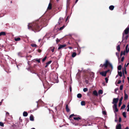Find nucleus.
<instances>
[{
  "mask_svg": "<svg viewBox=\"0 0 129 129\" xmlns=\"http://www.w3.org/2000/svg\"><path fill=\"white\" fill-rule=\"evenodd\" d=\"M28 26V29H31L33 31H34L35 32L39 31L42 28V27H41L36 23L29 24Z\"/></svg>",
  "mask_w": 129,
  "mask_h": 129,
  "instance_id": "nucleus-1",
  "label": "nucleus"
},
{
  "mask_svg": "<svg viewBox=\"0 0 129 129\" xmlns=\"http://www.w3.org/2000/svg\"><path fill=\"white\" fill-rule=\"evenodd\" d=\"M129 31V27H127L124 30V32L123 33V37H122V41L124 39V34H127L128 33Z\"/></svg>",
  "mask_w": 129,
  "mask_h": 129,
  "instance_id": "nucleus-2",
  "label": "nucleus"
},
{
  "mask_svg": "<svg viewBox=\"0 0 129 129\" xmlns=\"http://www.w3.org/2000/svg\"><path fill=\"white\" fill-rule=\"evenodd\" d=\"M118 100V98L113 99L112 103L114 104V105H117V103Z\"/></svg>",
  "mask_w": 129,
  "mask_h": 129,
  "instance_id": "nucleus-3",
  "label": "nucleus"
},
{
  "mask_svg": "<svg viewBox=\"0 0 129 129\" xmlns=\"http://www.w3.org/2000/svg\"><path fill=\"white\" fill-rule=\"evenodd\" d=\"M113 108L114 112H117L118 111V110L117 108V105H113Z\"/></svg>",
  "mask_w": 129,
  "mask_h": 129,
  "instance_id": "nucleus-4",
  "label": "nucleus"
},
{
  "mask_svg": "<svg viewBox=\"0 0 129 129\" xmlns=\"http://www.w3.org/2000/svg\"><path fill=\"white\" fill-rule=\"evenodd\" d=\"M116 129H121V125L120 124H118L116 125Z\"/></svg>",
  "mask_w": 129,
  "mask_h": 129,
  "instance_id": "nucleus-5",
  "label": "nucleus"
},
{
  "mask_svg": "<svg viewBox=\"0 0 129 129\" xmlns=\"http://www.w3.org/2000/svg\"><path fill=\"white\" fill-rule=\"evenodd\" d=\"M63 18L62 17H60L59 19L58 23L59 24H60L63 21Z\"/></svg>",
  "mask_w": 129,
  "mask_h": 129,
  "instance_id": "nucleus-6",
  "label": "nucleus"
},
{
  "mask_svg": "<svg viewBox=\"0 0 129 129\" xmlns=\"http://www.w3.org/2000/svg\"><path fill=\"white\" fill-rule=\"evenodd\" d=\"M118 43V45L117 47V49L118 51H119L120 50V42H119Z\"/></svg>",
  "mask_w": 129,
  "mask_h": 129,
  "instance_id": "nucleus-7",
  "label": "nucleus"
},
{
  "mask_svg": "<svg viewBox=\"0 0 129 129\" xmlns=\"http://www.w3.org/2000/svg\"><path fill=\"white\" fill-rule=\"evenodd\" d=\"M100 74L102 76H106V73L105 72H101L100 73Z\"/></svg>",
  "mask_w": 129,
  "mask_h": 129,
  "instance_id": "nucleus-8",
  "label": "nucleus"
},
{
  "mask_svg": "<svg viewBox=\"0 0 129 129\" xmlns=\"http://www.w3.org/2000/svg\"><path fill=\"white\" fill-rule=\"evenodd\" d=\"M66 46V45L65 44L60 45L58 47V49H60L63 47H65Z\"/></svg>",
  "mask_w": 129,
  "mask_h": 129,
  "instance_id": "nucleus-9",
  "label": "nucleus"
},
{
  "mask_svg": "<svg viewBox=\"0 0 129 129\" xmlns=\"http://www.w3.org/2000/svg\"><path fill=\"white\" fill-rule=\"evenodd\" d=\"M52 62V61L51 60L50 61H49L48 62H47L46 63V65L45 66V67L46 68Z\"/></svg>",
  "mask_w": 129,
  "mask_h": 129,
  "instance_id": "nucleus-10",
  "label": "nucleus"
},
{
  "mask_svg": "<svg viewBox=\"0 0 129 129\" xmlns=\"http://www.w3.org/2000/svg\"><path fill=\"white\" fill-rule=\"evenodd\" d=\"M52 8V4H51L50 3L48 5L47 9L48 10H50Z\"/></svg>",
  "mask_w": 129,
  "mask_h": 129,
  "instance_id": "nucleus-11",
  "label": "nucleus"
},
{
  "mask_svg": "<svg viewBox=\"0 0 129 129\" xmlns=\"http://www.w3.org/2000/svg\"><path fill=\"white\" fill-rule=\"evenodd\" d=\"M28 115L27 112L25 111H24L23 113V115L24 116L26 117Z\"/></svg>",
  "mask_w": 129,
  "mask_h": 129,
  "instance_id": "nucleus-12",
  "label": "nucleus"
},
{
  "mask_svg": "<svg viewBox=\"0 0 129 129\" xmlns=\"http://www.w3.org/2000/svg\"><path fill=\"white\" fill-rule=\"evenodd\" d=\"M93 94L94 95H95L96 96H98V92L96 90H94L93 91Z\"/></svg>",
  "mask_w": 129,
  "mask_h": 129,
  "instance_id": "nucleus-13",
  "label": "nucleus"
},
{
  "mask_svg": "<svg viewBox=\"0 0 129 129\" xmlns=\"http://www.w3.org/2000/svg\"><path fill=\"white\" fill-rule=\"evenodd\" d=\"M30 120L31 121H33L34 120V118L33 116L31 115L30 117Z\"/></svg>",
  "mask_w": 129,
  "mask_h": 129,
  "instance_id": "nucleus-14",
  "label": "nucleus"
},
{
  "mask_svg": "<svg viewBox=\"0 0 129 129\" xmlns=\"http://www.w3.org/2000/svg\"><path fill=\"white\" fill-rule=\"evenodd\" d=\"M73 119L75 120H78L79 119H81V118L80 117H74Z\"/></svg>",
  "mask_w": 129,
  "mask_h": 129,
  "instance_id": "nucleus-15",
  "label": "nucleus"
},
{
  "mask_svg": "<svg viewBox=\"0 0 129 129\" xmlns=\"http://www.w3.org/2000/svg\"><path fill=\"white\" fill-rule=\"evenodd\" d=\"M66 111L67 112H69L70 111V109L68 108V106L67 105L66 106Z\"/></svg>",
  "mask_w": 129,
  "mask_h": 129,
  "instance_id": "nucleus-16",
  "label": "nucleus"
},
{
  "mask_svg": "<svg viewBox=\"0 0 129 129\" xmlns=\"http://www.w3.org/2000/svg\"><path fill=\"white\" fill-rule=\"evenodd\" d=\"M114 6H113L111 5L109 7V9L111 10H112L114 9Z\"/></svg>",
  "mask_w": 129,
  "mask_h": 129,
  "instance_id": "nucleus-17",
  "label": "nucleus"
},
{
  "mask_svg": "<svg viewBox=\"0 0 129 129\" xmlns=\"http://www.w3.org/2000/svg\"><path fill=\"white\" fill-rule=\"evenodd\" d=\"M6 35V33L4 32H2L0 33V36L2 35Z\"/></svg>",
  "mask_w": 129,
  "mask_h": 129,
  "instance_id": "nucleus-18",
  "label": "nucleus"
},
{
  "mask_svg": "<svg viewBox=\"0 0 129 129\" xmlns=\"http://www.w3.org/2000/svg\"><path fill=\"white\" fill-rule=\"evenodd\" d=\"M128 98V96L127 94L126 93H124V99L125 100L127 99Z\"/></svg>",
  "mask_w": 129,
  "mask_h": 129,
  "instance_id": "nucleus-19",
  "label": "nucleus"
},
{
  "mask_svg": "<svg viewBox=\"0 0 129 129\" xmlns=\"http://www.w3.org/2000/svg\"><path fill=\"white\" fill-rule=\"evenodd\" d=\"M128 45H127L125 47L126 51V53H127L129 51V50H127V48L128 47Z\"/></svg>",
  "mask_w": 129,
  "mask_h": 129,
  "instance_id": "nucleus-20",
  "label": "nucleus"
},
{
  "mask_svg": "<svg viewBox=\"0 0 129 129\" xmlns=\"http://www.w3.org/2000/svg\"><path fill=\"white\" fill-rule=\"evenodd\" d=\"M20 40H21V39L19 37H18V38H15V40L16 41H20Z\"/></svg>",
  "mask_w": 129,
  "mask_h": 129,
  "instance_id": "nucleus-21",
  "label": "nucleus"
},
{
  "mask_svg": "<svg viewBox=\"0 0 129 129\" xmlns=\"http://www.w3.org/2000/svg\"><path fill=\"white\" fill-rule=\"evenodd\" d=\"M76 55V54L75 52H73L72 54V56L73 57H75Z\"/></svg>",
  "mask_w": 129,
  "mask_h": 129,
  "instance_id": "nucleus-22",
  "label": "nucleus"
},
{
  "mask_svg": "<svg viewBox=\"0 0 129 129\" xmlns=\"http://www.w3.org/2000/svg\"><path fill=\"white\" fill-rule=\"evenodd\" d=\"M118 75L120 76V77L122 76V73L121 72L118 71Z\"/></svg>",
  "mask_w": 129,
  "mask_h": 129,
  "instance_id": "nucleus-23",
  "label": "nucleus"
},
{
  "mask_svg": "<svg viewBox=\"0 0 129 129\" xmlns=\"http://www.w3.org/2000/svg\"><path fill=\"white\" fill-rule=\"evenodd\" d=\"M122 68L121 66V65L117 67V69L118 70H121Z\"/></svg>",
  "mask_w": 129,
  "mask_h": 129,
  "instance_id": "nucleus-24",
  "label": "nucleus"
},
{
  "mask_svg": "<svg viewBox=\"0 0 129 129\" xmlns=\"http://www.w3.org/2000/svg\"><path fill=\"white\" fill-rule=\"evenodd\" d=\"M82 97V95L80 93L78 94L77 95V97L78 98H80Z\"/></svg>",
  "mask_w": 129,
  "mask_h": 129,
  "instance_id": "nucleus-25",
  "label": "nucleus"
},
{
  "mask_svg": "<svg viewBox=\"0 0 129 129\" xmlns=\"http://www.w3.org/2000/svg\"><path fill=\"white\" fill-rule=\"evenodd\" d=\"M98 93L99 94H102L103 93V91L102 90H100L98 91Z\"/></svg>",
  "mask_w": 129,
  "mask_h": 129,
  "instance_id": "nucleus-26",
  "label": "nucleus"
},
{
  "mask_svg": "<svg viewBox=\"0 0 129 129\" xmlns=\"http://www.w3.org/2000/svg\"><path fill=\"white\" fill-rule=\"evenodd\" d=\"M122 115L124 117L126 118V113L125 112H124L123 113Z\"/></svg>",
  "mask_w": 129,
  "mask_h": 129,
  "instance_id": "nucleus-27",
  "label": "nucleus"
},
{
  "mask_svg": "<svg viewBox=\"0 0 129 129\" xmlns=\"http://www.w3.org/2000/svg\"><path fill=\"white\" fill-rule=\"evenodd\" d=\"M31 46L32 47H36L37 46V45L36 44H31Z\"/></svg>",
  "mask_w": 129,
  "mask_h": 129,
  "instance_id": "nucleus-28",
  "label": "nucleus"
},
{
  "mask_svg": "<svg viewBox=\"0 0 129 129\" xmlns=\"http://www.w3.org/2000/svg\"><path fill=\"white\" fill-rule=\"evenodd\" d=\"M81 105L82 106H84L85 105V103L84 101H82L81 102Z\"/></svg>",
  "mask_w": 129,
  "mask_h": 129,
  "instance_id": "nucleus-29",
  "label": "nucleus"
},
{
  "mask_svg": "<svg viewBox=\"0 0 129 129\" xmlns=\"http://www.w3.org/2000/svg\"><path fill=\"white\" fill-rule=\"evenodd\" d=\"M65 27V26L64 25H63L62 26L60 27L59 28V30H62Z\"/></svg>",
  "mask_w": 129,
  "mask_h": 129,
  "instance_id": "nucleus-30",
  "label": "nucleus"
},
{
  "mask_svg": "<svg viewBox=\"0 0 129 129\" xmlns=\"http://www.w3.org/2000/svg\"><path fill=\"white\" fill-rule=\"evenodd\" d=\"M88 89L87 88H84L83 89V91L84 92H86L88 91Z\"/></svg>",
  "mask_w": 129,
  "mask_h": 129,
  "instance_id": "nucleus-31",
  "label": "nucleus"
},
{
  "mask_svg": "<svg viewBox=\"0 0 129 129\" xmlns=\"http://www.w3.org/2000/svg\"><path fill=\"white\" fill-rule=\"evenodd\" d=\"M125 107V105H123L121 107V109H122L124 108Z\"/></svg>",
  "mask_w": 129,
  "mask_h": 129,
  "instance_id": "nucleus-32",
  "label": "nucleus"
},
{
  "mask_svg": "<svg viewBox=\"0 0 129 129\" xmlns=\"http://www.w3.org/2000/svg\"><path fill=\"white\" fill-rule=\"evenodd\" d=\"M0 126L2 127H3L4 126V124L2 122H0Z\"/></svg>",
  "mask_w": 129,
  "mask_h": 129,
  "instance_id": "nucleus-33",
  "label": "nucleus"
},
{
  "mask_svg": "<svg viewBox=\"0 0 129 129\" xmlns=\"http://www.w3.org/2000/svg\"><path fill=\"white\" fill-rule=\"evenodd\" d=\"M105 63L107 64V65H108V64H109V63H110L109 62V61H108V60H106V61L105 62Z\"/></svg>",
  "mask_w": 129,
  "mask_h": 129,
  "instance_id": "nucleus-34",
  "label": "nucleus"
},
{
  "mask_svg": "<svg viewBox=\"0 0 129 129\" xmlns=\"http://www.w3.org/2000/svg\"><path fill=\"white\" fill-rule=\"evenodd\" d=\"M47 58L46 56H45L43 58V59L42 60V61L43 62H44L46 59Z\"/></svg>",
  "mask_w": 129,
  "mask_h": 129,
  "instance_id": "nucleus-35",
  "label": "nucleus"
},
{
  "mask_svg": "<svg viewBox=\"0 0 129 129\" xmlns=\"http://www.w3.org/2000/svg\"><path fill=\"white\" fill-rule=\"evenodd\" d=\"M36 61H37L38 62L40 63V59H35Z\"/></svg>",
  "mask_w": 129,
  "mask_h": 129,
  "instance_id": "nucleus-36",
  "label": "nucleus"
},
{
  "mask_svg": "<svg viewBox=\"0 0 129 129\" xmlns=\"http://www.w3.org/2000/svg\"><path fill=\"white\" fill-rule=\"evenodd\" d=\"M73 124L75 126H77L79 125V123H73Z\"/></svg>",
  "mask_w": 129,
  "mask_h": 129,
  "instance_id": "nucleus-37",
  "label": "nucleus"
},
{
  "mask_svg": "<svg viewBox=\"0 0 129 129\" xmlns=\"http://www.w3.org/2000/svg\"><path fill=\"white\" fill-rule=\"evenodd\" d=\"M105 80L106 82V83H107L108 82V79L107 77H106L105 78Z\"/></svg>",
  "mask_w": 129,
  "mask_h": 129,
  "instance_id": "nucleus-38",
  "label": "nucleus"
},
{
  "mask_svg": "<svg viewBox=\"0 0 129 129\" xmlns=\"http://www.w3.org/2000/svg\"><path fill=\"white\" fill-rule=\"evenodd\" d=\"M123 85H121V86H120V89L121 90H122V89H123Z\"/></svg>",
  "mask_w": 129,
  "mask_h": 129,
  "instance_id": "nucleus-39",
  "label": "nucleus"
},
{
  "mask_svg": "<svg viewBox=\"0 0 129 129\" xmlns=\"http://www.w3.org/2000/svg\"><path fill=\"white\" fill-rule=\"evenodd\" d=\"M108 65L107 64L104 63V66L105 67V68H107V67Z\"/></svg>",
  "mask_w": 129,
  "mask_h": 129,
  "instance_id": "nucleus-40",
  "label": "nucleus"
},
{
  "mask_svg": "<svg viewBox=\"0 0 129 129\" xmlns=\"http://www.w3.org/2000/svg\"><path fill=\"white\" fill-rule=\"evenodd\" d=\"M127 112H128L129 111V104L127 105Z\"/></svg>",
  "mask_w": 129,
  "mask_h": 129,
  "instance_id": "nucleus-41",
  "label": "nucleus"
},
{
  "mask_svg": "<svg viewBox=\"0 0 129 129\" xmlns=\"http://www.w3.org/2000/svg\"><path fill=\"white\" fill-rule=\"evenodd\" d=\"M56 41L57 43L58 42L60 41V40H59L58 38H57L56 40Z\"/></svg>",
  "mask_w": 129,
  "mask_h": 129,
  "instance_id": "nucleus-42",
  "label": "nucleus"
},
{
  "mask_svg": "<svg viewBox=\"0 0 129 129\" xmlns=\"http://www.w3.org/2000/svg\"><path fill=\"white\" fill-rule=\"evenodd\" d=\"M74 116H75L74 115V114H71V115H70V116H69V118H71L72 117Z\"/></svg>",
  "mask_w": 129,
  "mask_h": 129,
  "instance_id": "nucleus-43",
  "label": "nucleus"
},
{
  "mask_svg": "<svg viewBox=\"0 0 129 129\" xmlns=\"http://www.w3.org/2000/svg\"><path fill=\"white\" fill-rule=\"evenodd\" d=\"M122 104V102H119V103L118 104V106L119 107H120Z\"/></svg>",
  "mask_w": 129,
  "mask_h": 129,
  "instance_id": "nucleus-44",
  "label": "nucleus"
},
{
  "mask_svg": "<svg viewBox=\"0 0 129 129\" xmlns=\"http://www.w3.org/2000/svg\"><path fill=\"white\" fill-rule=\"evenodd\" d=\"M109 65L111 67V69H112L113 68V66L112 65V64L111 63H109Z\"/></svg>",
  "mask_w": 129,
  "mask_h": 129,
  "instance_id": "nucleus-45",
  "label": "nucleus"
},
{
  "mask_svg": "<svg viewBox=\"0 0 129 129\" xmlns=\"http://www.w3.org/2000/svg\"><path fill=\"white\" fill-rule=\"evenodd\" d=\"M123 99V97H122L119 100V102H121Z\"/></svg>",
  "mask_w": 129,
  "mask_h": 129,
  "instance_id": "nucleus-46",
  "label": "nucleus"
},
{
  "mask_svg": "<svg viewBox=\"0 0 129 129\" xmlns=\"http://www.w3.org/2000/svg\"><path fill=\"white\" fill-rule=\"evenodd\" d=\"M121 121V119L120 117L119 118V122H120Z\"/></svg>",
  "mask_w": 129,
  "mask_h": 129,
  "instance_id": "nucleus-47",
  "label": "nucleus"
},
{
  "mask_svg": "<svg viewBox=\"0 0 129 129\" xmlns=\"http://www.w3.org/2000/svg\"><path fill=\"white\" fill-rule=\"evenodd\" d=\"M103 114L104 115H106V112L105 111H103Z\"/></svg>",
  "mask_w": 129,
  "mask_h": 129,
  "instance_id": "nucleus-48",
  "label": "nucleus"
},
{
  "mask_svg": "<svg viewBox=\"0 0 129 129\" xmlns=\"http://www.w3.org/2000/svg\"><path fill=\"white\" fill-rule=\"evenodd\" d=\"M53 48L51 49V51L52 52H53L54 51V47H53Z\"/></svg>",
  "mask_w": 129,
  "mask_h": 129,
  "instance_id": "nucleus-49",
  "label": "nucleus"
},
{
  "mask_svg": "<svg viewBox=\"0 0 129 129\" xmlns=\"http://www.w3.org/2000/svg\"><path fill=\"white\" fill-rule=\"evenodd\" d=\"M70 92H71L72 91V87L71 86L70 87Z\"/></svg>",
  "mask_w": 129,
  "mask_h": 129,
  "instance_id": "nucleus-50",
  "label": "nucleus"
},
{
  "mask_svg": "<svg viewBox=\"0 0 129 129\" xmlns=\"http://www.w3.org/2000/svg\"><path fill=\"white\" fill-rule=\"evenodd\" d=\"M121 81L120 80H119L117 82V83L118 84H120L121 83Z\"/></svg>",
  "mask_w": 129,
  "mask_h": 129,
  "instance_id": "nucleus-51",
  "label": "nucleus"
},
{
  "mask_svg": "<svg viewBox=\"0 0 129 129\" xmlns=\"http://www.w3.org/2000/svg\"><path fill=\"white\" fill-rule=\"evenodd\" d=\"M18 54L19 56H20V55L21 54V53L20 52H19Z\"/></svg>",
  "mask_w": 129,
  "mask_h": 129,
  "instance_id": "nucleus-52",
  "label": "nucleus"
},
{
  "mask_svg": "<svg viewBox=\"0 0 129 129\" xmlns=\"http://www.w3.org/2000/svg\"><path fill=\"white\" fill-rule=\"evenodd\" d=\"M124 57H122V58H121V61H123V60L124 59Z\"/></svg>",
  "mask_w": 129,
  "mask_h": 129,
  "instance_id": "nucleus-53",
  "label": "nucleus"
},
{
  "mask_svg": "<svg viewBox=\"0 0 129 129\" xmlns=\"http://www.w3.org/2000/svg\"><path fill=\"white\" fill-rule=\"evenodd\" d=\"M128 36H127V35L125 37V39L126 40H127L128 38Z\"/></svg>",
  "mask_w": 129,
  "mask_h": 129,
  "instance_id": "nucleus-54",
  "label": "nucleus"
},
{
  "mask_svg": "<svg viewBox=\"0 0 129 129\" xmlns=\"http://www.w3.org/2000/svg\"><path fill=\"white\" fill-rule=\"evenodd\" d=\"M6 115H9V113L8 112H7L6 113Z\"/></svg>",
  "mask_w": 129,
  "mask_h": 129,
  "instance_id": "nucleus-55",
  "label": "nucleus"
},
{
  "mask_svg": "<svg viewBox=\"0 0 129 129\" xmlns=\"http://www.w3.org/2000/svg\"><path fill=\"white\" fill-rule=\"evenodd\" d=\"M104 66V64H101L100 65V67H103V66Z\"/></svg>",
  "mask_w": 129,
  "mask_h": 129,
  "instance_id": "nucleus-56",
  "label": "nucleus"
},
{
  "mask_svg": "<svg viewBox=\"0 0 129 129\" xmlns=\"http://www.w3.org/2000/svg\"><path fill=\"white\" fill-rule=\"evenodd\" d=\"M109 71H110V70H108L107 71H105V72H106V73L107 74V72H109Z\"/></svg>",
  "mask_w": 129,
  "mask_h": 129,
  "instance_id": "nucleus-57",
  "label": "nucleus"
},
{
  "mask_svg": "<svg viewBox=\"0 0 129 129\" xmlns=\"http://www.w3.org/2000/svg\"><path fill=\"white\" fill-rule=\"evenodd\" d=\"M123 55V52L122 51L121 52V54H120V55L121 56L122 55Z\"/></svg>",
  "mask_w": 129,
  "mask_h": 129,
  "instance_id": "nucleus-58",
  "label": "nucleus"
},
{
  "mask_svg": "<svg viewBox=\"0 0 129 129\" xmlns=\"http://www.w3.org/2000/svg\"><path fill=\"white\" fill-rule=\"evenodd\" d=\"M123 55H125V52L124 51L123 52Z\"/></svg>",
  "mask_w": 129,
  "mask_h": 129,
  "instance_id": "nucleus-59",
  "label": "nucleus"
},
{
  "mask_svg": "<svg viewBox=\"0 0 129 129\" xmlns=\"http://www.w3.org/2000/svg\"><path fill=\"white\" fill-rule=\"evenodd\" d=\"M125 74H126L127 72H126V68H125Z\"/></svg>",
  "mask_w": 129,
  "mask_h": 129,
  "instance_id": "nucleus-60",
  "label": "nucleus"
},
{
  "mask_svg": "<svg viewBox=\"0 0 129 129\" xmlns=\"http://www.w3.org/2000/svg\"><path fill=\"white\" fill-rule=\"evenodd\" d=\"M27 69V70L28 71H30V69L29 68H28Z\"/></svg>",
  "mask_w": 129,
  "mask_h": 129,
  "instance_id": "nucleus-61",
  "label": "nucleus"
},
{
  "mask_svg": "<svg viewBox=\"0 0 129 129\" xmlns=\"http://www.w3.org/2000/svg\"><path fill=\"white\" fill-rule=\"evenodd\" d=\"M129 64V63H128L126 64V67H127Z\"/></svg>",
  "mask_w": 129,
  "mask_h": 129,
  "instance_id": "nucleus-62",
  "label": "nucleus"
},
{
  "mask_svg": "<svg viewBox=\"0 0 129 129\" xmlns=\"http://www.w3.org/2000/svg\"><path fill=\"white\" fill-rule=\"evenodd\" d=\"M125 129H128V127H127Z\"/></svg>",
  "mask_w": 129,
  "mask_h": 129,
  "instance_id": "nucleus-63",
  "label": "nucleus"
},
{
  "mask_svg": "<svg viewBox=\"0 0 129 129\" xmlns=\"http://www.w3.org/2000/svg\"><path fill=\"white\" fill-rule=\"evenodd\" d=\"M127 79L128 80V82H129V77H127Z\"/></svg>",
  "mask_w": 129,
  "mask_h": 129,
  "instance_id": "nucleus-64",
  "label": "nucleus"
}]
</instances>
